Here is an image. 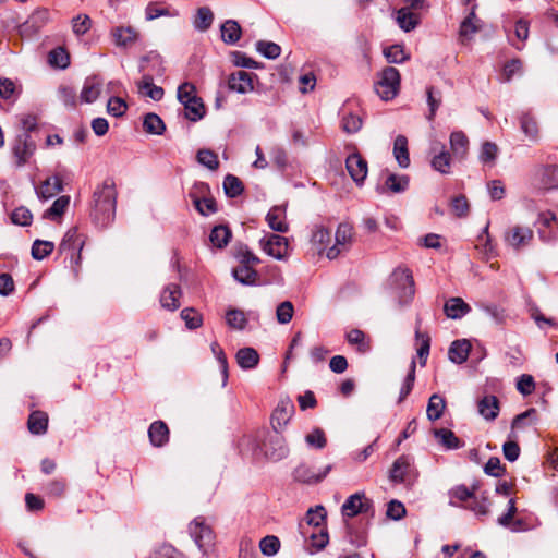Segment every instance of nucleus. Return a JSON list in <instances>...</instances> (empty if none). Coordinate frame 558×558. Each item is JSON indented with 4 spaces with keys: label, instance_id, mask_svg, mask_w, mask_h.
<instances>
[{
    "label": "nucleus",
    "instance_id": "bf43d9fd",
    "mask_svg": "<svg viewBox=\"0 0 558 558\" xmlns=\"http://www.w3.org/2000/svg\"><path fill=\"white\" fill-rule=\"evenodd\" d=\"M326 510L323 506H316L315 508L308 509L306 513V523L307 525H312L314 527H325L326 522Z\"/></svg>",
    "mask_w": 558,
    "mask_h": 558
},
{
    "label": "nucleus",
    "instance_id": "a19ab883",
    "mask_svg": "<svg viewBox=\"0 0 558 558\" xmlns=\"http://www.w3.org/2000/svg\"><path fill=\"white\" fill-rule=\"evenodd\" d=\"M233 256L241 265L257 266L260 263L259 257L243 243H239L233 247Z\"/></svg>",
    "mask_w": 558,
    "mask_h": 558
},
{
    "label": "nucleus",
    "instance_id": "58836bf2",
    "mask_svg": "<svg viewBox=\"0 0 558 558\" xmlns=\"http://www.w3.org/2000/svg\"><path fill=\"white\" fill-rule=\"evenodd\" d=\"M386 172H387V177L385 180V184L383 186V191L387 190L392 193H402L408 189L409 182H410L408 175H405V174L398 175L395 173H390L388 171H386Z\"/></svg>",
    "mask_w": 558,
    "mask_h": 558
},
{
    "label": "nucleus",
    "instance_id": "9b49d317",
    "mask_svg": "<svg viewBox=\"0 0 558 558\" xmlns=\"http://www.w3.org/2000/svg\"><path fill=\"white\" fill-rule=\"evenodd\" d=\"M260 245L266 254L276 259L281 260L287 255L288 240L284 236L269 233L260 240Z\"/></svg>",
    "mask_w": 558,
    "mask_h": 558
},
{
    "label": "nucleus",
    "instance_id": "4468645a",
    "mask_svg": "<svg viewBox=\"0 0 558 558\" xmlns=\"http://www.w3.org/2000/svg\"><path fill=\"white\" fill-rule=\"evenodd\" d=\"M533 230L527 227L514 226L506 234L507 243L515 250L527 245L533 239Z\"/></svg>",
    "mask_w": 558,
    "mask_h": 558
},
{
    "label": "nucleus",
    "instance_id": "5fc2aeb1",
    "mask_svg": "<svg viewBox=\"0 0 558 558\" xmlns=\"http://www.w3.org/2000/svg\"><path fill=\"white\" fill-rule=\"evenodd\" d=\"M256 50L266 59L275 60L281 53V47L274 43L267 40H258L255 44Z\"/></svg>",
    "mask_w": 558,
    "mask_h": 558
},
{
    "label": "nucleus",
    "instance_id": "412c9836",
    "mask_svg": "<svg viewBox=\"0 0 558 558\" xmlns=\"http://www.w3.org/2000/svg\"><path fill=\"white\" fill-rule=\"evenodd\" d=\"M294 411V407L289 401H281L271 415V424L275 432H278L279 428H282L290 421L292 413Z\"/></svg>",
    "mask_w": 558,
    "mask_h": 558
},
{
    "label": "nucleus",
    "instance_id": "a211bd4d",
    "mask_svg": "<svg viewBox=\"0 0 558 558\" xmlns=\"http://www.w3.org/2000/svg\"><path fill=\"white\" fill-rule=\"evenodd\" d=\"M331 469L332 466L329 464L322 472L315 473L310 466L301 464L294 470V478L302 483L316 484L322 482Z\"/></svg>",
    "mask_w": 558,
    "mask_h": 558
},
{
    "label": "nucleus",
    "instance_id": "f257e3e1",
    "mask_svg": "<svg viewBox=\"0 0 558 558\" xmlns=\"http://www.w3.org/2000/svg\"><path fill=\"white\" fill-rule=\"evenodd\" d=\"M117 189L112 178H107L93 193L90 219L98 228L109 227L116 218Z\"/></svg>",
    "mask_w": 558,
    "mask_h": 558
},
{
    "label": "nucleus",
    "instance_id": "1a4fd4ad",
    "mask_svg": "<svg viewBox=\"0 0 558 558\" xmlns=\"http://www.w3.org/2000/svg\"><path fill=\"white\" fill-rule=\"evenodd\" d=\"M189 531L198 548L206 553L214 543V533L211 527L206 524L205 519L195 518L190 523Z\"/></svg>",
    "mask_w": 558,
    "mask_h": 558
},
{
    "label": "nucleus",
    "instance_id": "a878e982",
    "mask_svg": "<svg viewBox=\"0 0 558 558\" xmlns=\"http://www.w3.org/2000/svg\"><path fill=\"white\" fill-rule=\"evenodd\" d=\"M221 40L227 45H235L242 36V27L235 20H227L220 26Z\"/></svg>",
    "mask_w": 558,
    "mask_h": 558
},
{
    "label": "nucleus",
    "instance_id": "c03bdc74",
    "mask_svg": "<svg viewBox=\"0 0 558 558\" xmlns=\"http://www.w3.org/2000/svg\"><path fill=\"white\" fill-rule=\"evenodd\" d=\"M214 22V13L208 7H202L197 10L193 25L199 32H206Z\"/></svg>",
    "mask_w": 558,
    "mask_h": 558
},
{
    "label": "nucleus",
    "instance_id": "473e14b6",
    "mask_svg": "<svg viewBox=\"0 0 558 558\" xmlns=\"http://www.w3.org/2000/svg\"><path fill=\"white\" fill-rule=\"evenodd\" d=\"M450 148L457 158H465L469 151V140L462 131H454L450 134Z\"/></svg>",
    "mask_w": 558,
    "mask_h": 558
},
{
    "label": "nucleus",
    "instance_id": "0e129e2a",
    "mask_svg": "<svg viewBox=\"0 0 558 558\" xmlns=\"http://www.w3.org/2000/svg\"><path fill=\"white\" fill-rule=\"evenodd\" d=\"M536 417L537 411L534 408H530L526 411L514 416L511 423V428H523L524 426L535 422Z\"/></svg>",
    "mask_w": 558,
    "mask_h": 558
},
{
    "label": "nucleus",
    "instance_id": "e2e57ef3",
    "mask_svg": "<svg viewBox=\"0 0 558 558\" xmlns=\"http://www.w3.org/2000/svg\"><path fill=\"white\" fill-rule=\"evenodd\" d=\"M259 548L263 555L271 557L280 549V541L275 535H267L259 542Z\"/></svg>",
    "mask_w": 558,
    "mask_h": 558
},
{
    "label": "nucleus",
    "instance_id": "37998d69",
    "mask_svg": "<svg viewBox=\"0 0 558 558\" xmlns=\"http://www.w3.org/2000/svg\"><path fill=\"white\" fill-rule=\"evenodd\" d=\"M143 129L146 133L161 135L166 131V124L158 114L149 112L144 116Z\"/></svg>",
    "mask_w": 558,
    "mask_h": 558
},
{
    "label": "nucleus",
    "instance_id": "8fccbe9b",
    "mask_svg": "<svg viewBox=\"0 0 558 558\" xmlns=\"http://www.w3.org/2000/svg\"><path fill=\"white\" fill-rule=\"evenodd\" d=\"M49 20V11L47 9H37L24 23L27 29L34 32L39 31Z\"/></svg>",
    "mask_w": 558,
    "mask_h": 558
},
{
    "label": "nucleus",
    "instance_id": "dca6fc26",
    "mask_svg": "<svg viewBox=\"0 0 558 558\" xmlns=\"http://www.w3.org/2000/svg\"><path fill=\"white\" fill-rule=\"evenodd\" d=\"M478 414L486 421H494L500 411V402L494 395H485L477 401Z\"/></svg>",
    "mask_w": 558,
    "mask_h": 558
},
{
    "label": "nucleus",
    "instance_id": "f8f14e48",
    "mask_svg": "<svg viewBox=\"0 0 558 558\" xmlns=\"http://www.w3.org/2000/svg\"><path fill=\"white\" fill-rule=\"evenodd\" d=\"M264 453L266 458L272 461H280L288 456L289 448L279 432H275L274 435L268 437L264 445Z\"/></svg>",
    "mask_w": 558,
    "mask_h": 558
},
{
    "label": "nucleus",
    "instance_id": "0eeeda50",
    "mask_svg": "<svg viewBox=\"0 0 558 558\" xmlns=\"http://www.w3.org/2000/svg\"><path fill=\"white\" fill-rule=\"evenodd\" d=\"M11 150L17 167H23L36 150V144L31 135L19 133L11 144Z\"/></svg>",
    "mask_w": 558,
    "mask_h": 558
},
{
    "label": "nucleus",
    "instance_id": "72a5a7b5",
    "mask_svg": "<svg viewBox=\"0 0 558 558\" xmlns=\"http://www.w3.org/2000/svg\"><path fill=\"white\" fill-rule=\"evenodd\" d=\"M521 131L527 136L531 141L538 140V124L535 117L530 112H522L519 117Z\"/></svg>",
    "mask_w": 558,
    "mask_h": 558
},
{
    "label": "nucleus",
    "instance_id": "f704fd0d",
    "mask_svg": "<svg viewBox=\"0 0 558 558\" xmlns=\"http://www.w3.org/2000/svg\"><path fill=\"white\" fill-rule=\"evenodd\" d=\"M420 21V15L410 11L409 8H401L397 11V23L404 32L413 31Z\"/></svg>",
    "mask_w": 558,
    "mask_h": 558
},
{
    "label": "nucleus",
    "instance_id": "4d7b16f0",
    "mask_svg": "<svg viewBox=\"0 0 558 558\" xmlns=\"http://www.w3.org/2000/svg\"><path fill=\"white\" fill-rule=\"evenodd\" d=\"M186 328L194 330L203 325V316L193 307H185L180 313Z\"/></svg>",
    "mask_w": 558,
    "mask_h": 558
},
{
    "label": "nucleus",
    "instance_id": "aec40b11",
    "mask_svg": "<svg viewBox=\"0 0 558 558\" xmlns=\"http://www.w3.org/2000/svg\"><path fill=\"white\" fill-rule=\"evenodd\" d=\"M169 428L163 421H155L148 428V437L151 446L163 447L169 441Z\"/></svg>",
    "mask_w": 558,
    "mask_h": 558
},
{
    "label": "nucleus",
    "instance_id": "a18cd8bd",
    "mask_svg": "<svg viewBox=\"0 0 558 558\" xmlns=\"http://www.w3.org/2000/svg\"><path fill=\"white\" fill-rule=\"evenodd\" d=\"M178 12H171L169 8L163 5L162 2L151 1L146 5L145 17L147 21H153L160 16H175Z\"/></svg>",
    "mask_w": 558,
    "mask_h": 558
},
{
    "label": "nucleus",
    "instance_id": "b1692460",
    "mask_svg": "<svg viewBox=\"0 0 558 558\" xmlns=\"http://www.w3.org/2000/svg\"><path fill=\"white\" fill-rule=\"evenodd\" d=\"M111 36L118 47H128L138 39V33L131 26L113 27Z\"/></svg>",
    "mask_w": 558,
    "mask_h": 558
},
{
    "label": "nucleus",
    "instance_id": "338daca9",
    "mask_svg": "<svg viewBox=\"0 0 558 558\" xmlns=\"http://www.w3.org/2000/svg\"><path fill=\"white\" fill-rule=\"evenodd\" d=\"M497 155L498 146L493 142H484L478 158L483 163L494 165Z\"/></svg>",
    "mask_w": 558,
    "mask_h": 558
},
{
    "label": "nucleus",
    "instance_id": "09e8293b",
    "mask_svg": "<svg viewBox=\"0 0 558 558\" xmlns=\"http://www.w3.org/2000/svg\"><path fill=\"white\" fill-rule=\"evenodd\" d=\"M226 323L232 329L243 330L247 325V318L243 311L229 308L226 313Z\"/></svg>",
    "mask_w": 558,
    "mask_h": 558
},
{
    "label": "nucleus",
    "instance_id": "20e7f679",
    "mask_svg": "<svg viewBox=\"0 0 558 558\" xmlns=\"http://www.w3.org/2000/svg\"><path fill=\"white\" fill-rule=\"evenodd\" d=\"M391 284L398 291L400 304H409L415 294L414 279L408 268H397L391 275Z\"/></svg>",
    "mask_w": 558,
    "mask_h": 558
},
{
    "label": "nucleus",
    "instance_id": "69168bd1",
    "mask_svg": "<svg viewBox=\"0 0 558 558\" xmlns=\"http://www.w3.org/2000/svg\"><path fill=\"white\" fill-rule=\"evenodd\" d=\"M92 27V19L87 14H78L72 19V29L76 36L85 35Z\"/></svg>",
    "mask_w": 558,
    "mask_h": 558
},
{
    "label": "nucleus",
    "instance_id": "6ab92c4d",
    "mask_svg": "<svg viewBox=\"0 0 558 558\" xmlns=\"http://www.w3.org/2000/svg\"><path fill=\"white\" fill-rule=\"evenodd\" d=\"M182 291L180 286L175 283L168 284L160 294V305L168 311H175L180 307V296Z\"/></svg>",
    "mask_w": 558,
    "mask_h": 558
},
{
    "label": "nucleus",
    "instance_id": "cd10ccee",
    "mask_svg": "<svg viewBox=\"0 0 558 558\" xmlns=\"http://www.w3.org/2000/svg\"><path fill=\"white\" fill-rule=\"evenodd\" d=\"M345 339L350 345H355L356 351L366 354L372 350L371 339L360 329H351L345 335Z\"/></svg>",
    "mask_w": 558,
    "mask_h": 558
},
{
    "label": "nucleus",
    "instance_id": "5701e85b",
    "mask_svg": "<svg viewBox=\"0 0 558 558\" xmlns=\"http://www.w3.org/2000/svg\"><path fill=\"white\" fill-rule=\"evenodd\" d=\"M471 343L466 339L454 340L448 351V357L452 363H464L470 354Z\"/></svg>",
    "mask_w": 558,
    "mask_h": 558
},
{
    "label": "nucleus",
    "instance_id": "393cba45",
    "mask_svg": "<svg viewBox=\"0 0 558 558\" xmlns=\"http://www.w3.org/2000/svg\"><path fill=\"white\" fill-rule=\"evenodd\" d=\"M49 417L44 411H33L27 420V428L33 435H44L48 429Z\"/></svg>",
    "mask_w": 558,
    "mask_h": 558
},
{
    "label": "nucleus",
    "instance_id": "6e6d98bb",
    "mask_svg": "<svg viewBox=\"0 0 558 558\" xmlns=\"http://www.w3.org/2000/svg\"><path fill=\"white\" fill-rule=\"evenodd\" d=\"M310 538H311V544H310L311 548L306 549L310 554H314L316 551L324 549L329 542V536H328V532H327L326 527L319 529L318 533H315V532L311 533Z\"/></svg>",
    "mask_w": 558,
    "mask_h": 558
},
{
    "label": "nucleus",
    "instance_id": "f03ea898",
    "mask_svg": "<svg viewBox=\"0 0 558 558\" xmlns=\"http://www.w3.org/2000/svg\"><path fill=\"white\" fill-rule=\"evenodd\" d=\"M85 244L84 239L78 233L77 228H71L64 234L60 245V254L70 257V267L77 272L81 264V252Z\"/></svg>",
    "mask_w": 558,
    "mask_h": 558
},
{
    "label": "nucleus",
    "instance_id": "bb28decb",
    "mask_svg": "<svg viewBox=\"0 0 558 558\" xmlns=\"http://www.w3.org/2000/svg\"><path fill=\"white\" fill-rule=\"evenodd\" d=\"M101 82L97 76L87 77L81 92V101L86 104L94 102L100 95Z\"/></svg>",
    "mask_w": 558,
    "mask_h": 558
},
{
    "label": "nucleus",
    "instance_id": "79ce46f5",
    "mask_svg": "<svg viewBox=\"0 0 558 558\" xmlns=\"http://www.w3.org/2000/svg\"><path fill=\"white\" fill-rule=\"evenodd\" d=\"M446 409V400L438 393L430 396L426 409L427 418L432 422L439 420Z\"/></svg>",
    "mask_w": 558,
    "mask_h": 558
},
{
    "label": "nucleus",
    "instance_id": "9d476101",
    "mask_svg": "<svg viewBox=\"0 0 558 558\" xmlns=\"http://www.w3.org/2000/svg\"><path fill=\"white\" fill-rule=\"evenodd\" d=\"M345 168L356 185H363L367 177L368 165L356 149L347 157Z\"/></svg>",
    "mask_w": 558,
    "mask_h": 558
},
{
    "label": "nucleus",
    "instance_id": "4be33fe9",
    "mask_svg": "<svg viewBox=\"0 0 558 558\" xmlns=\"http://www.w3.org/2000/svg\"><path fill=\"white\" fill-rule=\"evenodd\" d=\"M232 277L243 286H256L259 275L255 269V266L239 264L238 267L232 269Z\"/></svg>",
    "mask_w": 558,
    "mask_h": 558
},
{
    "label": "nucleus",
    "instance_id": "052dcab7",
    "mask_svg": "<svg viewBox=\"0 0 558 558\" xmlns=\"http://www.w3.org/2000/svg\"><path fill=\"white\" fill-rule=\"evenodd\" d=\"M69 196H60L52 203L51 207L45 211L44 217L49 219L61 217L69 206Z\"/></svg>",
    "mask_w": 558,
    "mask_h": 558
},
{
    "label": "nucleus",
    "instance_id": "864d4df0",
    "mask_svg": "<svg viewBox=\"0 0 558 558\" xmlns=\"http://www.w3.org/2000/svg\"><path fill=\"white\" fill-rule=\"evenodd\" d=\"M384 56L389 63H403L410 59L402 45H391L384 49Z\"/></svg>",
    "mask_w": 558,
    "mask_h": 558
},
{
    "label": "nucleus",
    "instance_id": "7c9ffc66",
    "mask_svg": "<svg viewBox=\"0 0 558 558\" xmlns=\"http://www.w3.org/2000/svg\"><path fill=\"white\" fill-rule=\"evenodd\" d=\"M235 359L242 369H253L259 363L258 352L250 347L238 350Z\"/></svg>",
    "mask_w": 558,
    "mask_h": 558
},
{
    "label": "nucleus",
    "instance_id": "49530a36",
    "mask_svg": "<svg viewBox=\"0 0 558 558\" xmlns=\"http://www.w3.org/2000/svg\"><path fill=\"white\" fill-rule=\"evenodd\" d=\"M223 191L228 197L235 198L244 192V185L238 177L229 173L223 179Z\"/></svg>",
    "mask_w": 558,
    "mask_h": 558
},
{
    "label": "nucleus",
    "instance_id": "774afa93",
    "mask_svg": "<svg viewBox=\"0 0 558 558\" xmlns=\"http://www.w3.org/2000/svg\"><path fill=\"white\" fill-rule=\"evenodd\" d=\"M45 493L49 497L60 498L66 490V482L62 478H56L45 485Z\"/></svg>",
    "mask_w": 558,
    "mask_h": 558
},
{
    "label": "nucleus",
    "instance_id": "c9c22d12",
    "mask_svg": "<svg viewBox=\"0 0 558 558\" xmlns=\"http://www.w3.org/2000/svg\"><path fill=\"white\" fill-rule=\"evenodd\" d=\"M393 156L401 168L410 166V156L408 149V138L404 135H398L393 143Z\"/></svg>",
    "mask_w": 558,
    "mask_h": 558
},
{
    "label": "nucleus",
    "instance_id": "13d9d810",
    "mask_svg": "<svg viewBox=\"0 0 558 558\" xmlns=\"http://www.w3.org/2000/svg\"><path fill=\"white\" fill-rule=\"evenodd\" d=\"M54 250L53 242L35 240L32 245V257L36 260H43L49 256Z\"/></svg>",
    "mask_w": 558,
    "mask_h": 558
},
{
    "label": "nucleus",
    "instance_id": "2eb2a0df",
    "mask_svg": "<svg viewBox=\"0 0 558 558\" xmlns=\"http://www.w3.org/2000/svg\"><path fill=\"white\" fill-rule=\"evenodd\" d=\"M228 88L239 94H246L253 90V74L239 70L229 75Z\"/></svg>",
    "mask_w": 558,
    "mask_h": 558
},
{
    "label": "nucleus",
    "instance_id": "603ef678",
    "mask_svg": "<svg viewBox=\"0 0 558 558\" xmlns=\"http://www.w3.org/2000/svg\"><path fill=\"white\" fill-rule=\"evenodd\" d=\"M415 371H416V363L415 360H412L410 363L409 372L403 380V384L400 389L398 403L403 402L407 397L411 393L414 383H415Z\"/></svg>",
    "mask_w": 558,
    "mask_h": 558
},
{
    "label": "nucleus",
    "instance_id": "2f4dec72",
    "mask_svg": "<svg viewBox=\"0 0 558 558\" xmlns=\"http://www.w3.org/2000/svg\"><path fill=\"white\" fill-rule=\"evenodd\" d=\"M232 238V231L227 225L215 226L209 234V241L217 248L226 247Z\"/></svg>",
    "mask_w": 558,
    "mask_h": 558
},
{
    "label": "nucleus",
    "instance_id": "423d86ee",
    "mask_svg": "<svg viewBox=\"0 0 558 558\" xmlns=\"http://www.w3.org/2000/svg\"><path fill=\"white\" fill-rule=\"evenodd\" d=\"M413 463L410 457L400 456L391 465L389 480L396 484H411L415 480Z\"/></svg>",
    "mask_w": 558,
    "mask_h": 558
},
{
    "label": "nucleus",
    "instance_id": "3c124183",
    "mask_svg": "<svg viewBox=\"0 0 558 558\" xmlns=\"http://www.w3.org/2000/svg\"><path fill=\"white\" fill-rule=\"evenodd\" d=\"M48 62L51 66L66 69L70 64V56L63 47H57L49 52Z\"/></svg>",
    "mask_w": 558,
    "mask_h": 558
},
{
    "label": "nucleus",
    "instance_id": "ea45409f",
    "mask_svg": "<svg viewBox=\"0 0 558 558\" xmlns=\"http://www.w3.org/2000/svg\"><path fill=\"white\" fill-rule=\"evenodd\" d=\"M185 110V118L192 122L202 120L206 113V108L201 97L193 100L187 99V102L183 104Z\"/></svg>",
    "mask_w": 558,
    "mask_h": 558
},
{
    "label": "nucleus",
    "instance_id": "ddd939ff",
    "mask_svg": "<svg viewBox=\"0 0 558 558\" xmlns=\"http://www.w3.org/2000/svg\"><path fill=\"white\" fill-rule=\"evenodd\" d=\"M483 22L475 14V5L468 16L461 22L459 28V40L462 45L473 39L474 35L482 29Z\"/></svg>",
    "mask_w": 558,
    "mask_h": 558
},
{
    "label": "nucleus",
    "instance_id": "7ed1b4c3",
    "mask_svg": "<svg viewBox=\"0 0 558 558\" xmlns=\"http://www.w3.org/2000/svg\"><path fill=\"white\" fill-rule=\"evenodd\" d=\"M400 89V73L393 66L385 68L375 84L376 94L385 101L393 99Z\"/></svg>",
    "mask_w": 558,
    "mask_h": 558
},
{
    "label": "nucleus",
    "instance_id": "f3484780",
    "mask_svg": "<svg viewBox=\"0 0 558 558\" xmlns=\"http://www.w3.org/2000/svg\"><path fill=\"white\" fill-rule=\"evenodd\" d=\"M137 92L140 95L148 97L155 101H159L163 98L165 90L162 87L154 84V78L150 74H144L136 83Z\"/></svg>",
    "mask_w": 558,
    "mask_h": 558
},
{
    "label": "nucleus",
    "instance_id": "39448f33",
    "mask_svg": "<svg viewBox=\"0 0 558 558\" xmlns=\"http://www.w3.org/2000/svg\"><path fill=\"white\" fill-rule=\"evenodd\" d=\"M210 192L209 185L204 182L195 183L193 190L189 193L190 198L193 202L195 209L202 216H208L209 214H215L217 208V203L214 197H199L198 194H207Z\"/></svg>",
    "mask_w": 558,
    "mask_h": 558
},
{
    "label": "nucleus",
    "instance_id": "6e6552de",
    "mask_svg": "<svg viewBox=\"0 0 558 558\" xmlns=\"http://www.w3.org/2000/svg\"><path fill=\"white\" fill-rule=\"evenodd\" d=\"M343 517L353 518L360 513L374 515L373 500L364 493H355L347 498L341 507Z\"/></svg>",
    "mask_w": 558,
    "mask_h": 558
},
{
    "label": "nucleus",
    "instance_id": "680f3d73",
    "mask_svg": "<svg viewBox=\"0 0 558 558\" xmlns=\"http://www.w3.org/2000/svg\"><path fill=\"white\" fill-rule=\"evenodd\" d=\"M197 161L209 170H217L219 167L218 156L210 149H199L196 155Z\"/></svg>",
    "mask_w": 558,
    "mask_h": 558
},
{
    "label": "nucleus",
    "instance_id": "e433bc0d",
    "mask_svg": "<svg viewBox=\"0 0 558 558\" xmlns=\"http://www.w3.org/2000/svg\"><path fill=\"white\" fill-rule=\"evenodd\" d=\"M434 436L441 446L449 450L459 449L464 445L452 430L447 428L435 429Z\"/></svg>",
    "mask_w": 558,
    "mask_h": 558
},
{
    "label": "nucleus",
    "instance_id": "c756f323",
    "mask_svg": "<svg viewBox=\"0 0 558 558\" xmlns=\"http://www.w3.org/2000/svg\"><path fill=\"white\" fill-rule=\"evenodd\" d=\"M444 311L449 318L459 319L468 314L471 307L461 298H451L445 303Z\"/></svg>",
    "mask_w": 558,
    "mask_h": 558
},
{
    "label": "nucleus",
    "instance_id": "4c0bfd02",
    "mask_svg": "<svg viewBox=\"0 0 558 558\" xmlns=\"http://www.w3.org/2000/svg\"><path fill=\"white\" fill-rule=\"evenodd\" d=\"M477 489H478L477 484H473L471 488L466 487L463 484L452 487L449 490V496H450L449 505L457 507L458 504L454 501V499H457L458 501L464 502L469 499L474 498L475 492Z\"/></svg>",
    "mask_w": 558,
    "mask_h": 558
},
{
    "label": "nucleus",
    "instance_id": "c85d7f7f",
    "mask_svg": "<svg viewBox=\"0 0 558 558\" xmlns=\"http://www.w3.org/2000/svg\"><path fill=\"white\" fill-rule=\"evenodd\" d=\"M266 221L269 228L276 232L286 233L289 230L286 222V213L280 207H272L266 216Z\"/></svg>",
    "mask_w": 558,
    "mask_h": 558
},
{
    "label": "nucleus",
    "instance_id": "de8ad7c7",
    "mask_svg": "<svg viewBox=\"0 0 558 558\" xmlns=\"http://www.w3.org/2000/svg\"><path fill=\"white\" fill-rule=\"evenodd\" d=\"M450 154L446 151L445 146H442L441 150L433 157L430 166L435 171H438L442 174H448L450 173Z\"/></svg>",
    "mask_w": 558,
    "mask_h": 558
}]
</instances>
